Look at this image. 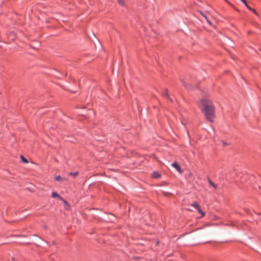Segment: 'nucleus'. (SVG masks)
I'll use <instances>...</instances> for the list:
<instances>
[{
  "instance_id": "nucleus-12",
  "label": "nucleus",
  "mask_w": 261,
  "mask_h": 261,
  "mask_svg": "<svg viewBox=\"0 0 261 261\" xmlns=\"http://www.w3.org/2000/svg\"><path fill=\"white\" fill-rule=\"evenodd\" d=\"M245 5L246 6V7L249 9V10H252V8H250L248 5V4L246 3V4H245Z\"/></svg>"
},
{
  "instance_id": "nucleus-11",
  "label": "nucleus",
  "mask_w": 261,
  "mask_h": 261,
  "mask_svg": "<svg viewBox=\"0 0 261 261\" xmlns=\"http://www.w3.org/2000/svg\"><path fill=\"white\" fill-rule=\"evenodd\" d=\"M118 2L121 5H123L124 4V0H118Z\"/></svg>"
},
{
  "instance_id": "nucleus-3",
  "label": "nucleus",
  "mask_w": 261,
  "mask_h": 261,
  "mask_svg": "<svg viewBox=\"0 0 261 261\" xmlns=\"http://www.w3.org/2000/svg\"><path fill=\"white\" fill-rule=\"evenodd\" d=\"M172 166L174 167L175 169H176L179 173H181L182 172L180 166L176 162H174L173 163H172Z\"/></svg>"
},
{
  "instance_id": "nucleus-16",
  "label": "nucleus",
  "mask_w": 261,
  "mask_h": 261,
  "mask_svg": "<svg viewBox=\"0 0 261 261\" xmlns=\"http://www.w3.org/2000/svg\"><path fill=\"white\" fill-rule=\"evenodd\" d=\"M201 216L200 217H203L204 216V213H201Z\"/></svg>"
},
{
  "instance_id": "nucleus-5",
  "label": "nucleus",
  "mask_w": 261,
  "mask_h": 261,
  "mask_svg": "<svg viewBox=\"0 0 261 261\" xmlns=\"http://www.w3.org/2000/svg\"><path fill=\"white\" fill-rule=\"evenodd\" d=\"M152 177L155 178H158L161 177V174L158 172H153L152 174Z\"/></svg>"
},
{
  "instance_id": "nucleus-6",
  "label": "nucleus",
  "mask_w": 261,
  "mask_h": 261,
  "mask_svg": "<svg viewBox=\"0 0 261 261\" xmlns=\"http://www.w3.org/2000/svg\"><path fill=\"white\" fill-rule=\"evenodd\" d=\"M163 95L165 97H166L167 98H169V99L172 102V100L171 98H170V97H169V95H168V91L167 89H166L164 92L163 93Z\"/></svg>"
},
{
  "instance_id": "nucleus-4",
  "label": "nucleus",
  "mask_w": 261,
  "mask_h": 261,
  "mask_svg": "<svg viewBox=\"0 0 261 261\" xmlns=\"http://www.w3.org/2000/svg\"><path fill=\"white\" fill-rule=\"evenodd\" d=\"M192 205L194 207L198 212H202L199 204L197 202L193 203Z\"/></svg>"
},
{
  "instance_id": "nucleus-7",
  "label": "nucleus",
  "mask_w": 261,
  "mask_h": 261,
  "mask_svg": "<svg viewBox=\"0 0 261 261\" xmlns=\"http://www.w3.org/2000/svg\"><path fill=\"white\" fill-rule=\"evenodd\" d=\"M55 180L57 181H63L67 180L65 178H62L60 176L58 175L55 177Z\"/></svg>"
},
{
  "instance_id": "nucleus-10",
  "label": "nucleus",
  "mask_w": 261,
  "mask_h": 261,
  "mask_svg": "<svg viewBox=\"0 0 261 261\" xmlns=\"http://www.w3.org/2000/svg\"><path fill=\"white\" fill-rule=\"evenodd\" d=\"M20 158H21L22 162H23L25 163H28V160L25 158H24L22 155H21Z\"/></svg>"
},
{
  "instance_id": "nucleus-13",
  "label": "nucleus",
  "mask_w": 261,
  "mask_h": 261,
  "mask_svg": "<svg viewBox=\"0 0 261 261\" xmlns=\"http://www.w3.org/2000/svg\"><path fill=\"white\" fill-rule=\"evenodd\" d=\"M244 4H246L247 3L246 0H241Z\"/></svg>"
},
{
  "instance_id": "nucleus-2",
  "label": "nucleus",
  "mask_w": 261,
  "mask_h": 261,
  "mask_svg": "<svg viewBox=\"0 0 261 261\" xmlns=\"http://www.w3.org/2000/svg\"><path fill=\"white\" fill-rule=\"evenodd\" d=\"M51 196L53 198H58L59 200H62L66 205L65 210H69L68 208V205L66 201L62 197H61L57 193L53 192L51 194Z\"/></svg>"
},
{
  "instance_id": "nucleus-15",
  "label": "nucleus",
  "mask_w": 261,
  "mask_h": 261,
  "mask_svg": "<svg viewBox=\"0 0 261 261\" xmlns=\"http://www.w3.org/2000/svg\"><path fill=\"white\" fill-rule=\"evenodd\" d=\"M250 10L252 11V12H254L255 13H256V11L254 9H252V10Z\"/></svg>"
},
{
  "instance_id": "nucleus-8",
  "label": "nucleus",
  "mask_w": 261,
  "mask_h": 261,
  "mask_svg": "<svg viewBox=\"0 0 261 261\" xmlns=\"http://www.w3.org/2000/svg\"><path fill=\"white\" fill-rule=\"evenodd\" d=\"M209 184L215 189H217L218 188L217 185H215L213 182H212L210 179H208Z\"/></svg>"
},
{
  "instance_id": "nucleus-9",
  "label": "nucleus",
  "mask_w": 261,
  "mask_h": 261,
  "mask_svg": "<svg viewBox=\"0 0 261 261\" xmlns=\"http://www.w3.org/2000/svg\"><path fill=\"white\" fill-rule=\"evenodd\" d=\"M69 175H71V176H73L74 177H76L77 176L78 172H70V173H69Z\"/></svg>"
},
{
  "instance_id": "nucleus-1",
  "label": "nucleus",
  "mask_w": 261,
  "mask_h": 261,
  "mask_svg": "<svg viewBox=\"0 0 261 261\" xmlns=\"http://www.w3.org/2000/svg\"><path fill=\"white\" fill-rule=\"evenodd\" d=\"M199 105L206 119L213 122L215 117V108L212 101L207 98H202Z\"/></svg>"
},
{
  "instance_id": "nucleus-14",
  "label": "nucleus",
  "mask_w": 261,
  "mask_h": 261,
  "mask_svg": "<svg viewBox=\"0 0 261 261\" xmlns=\"http://www.w3.org/2000/svg\"><path fill=\"white\" fill-rule=\"evenodd\" d=\"M205 18L206 19V20L207 21V22L210 24H211V22L207 19V18L205 16Z\"/></svg>"
}]
</instances>
